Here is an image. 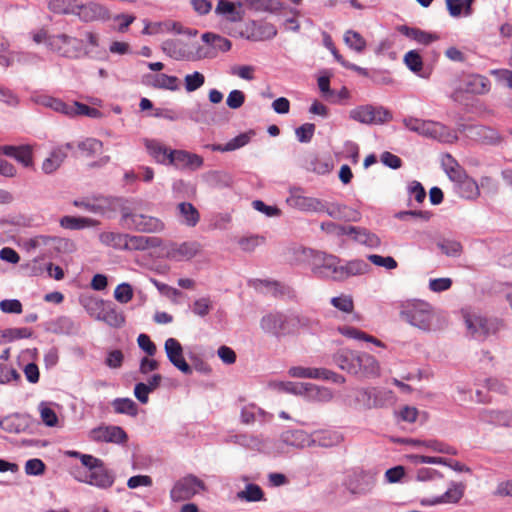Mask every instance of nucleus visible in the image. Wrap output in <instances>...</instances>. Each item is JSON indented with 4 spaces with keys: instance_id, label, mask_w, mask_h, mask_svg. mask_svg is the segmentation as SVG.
Listing matches in <instances>:
<instances>
[{
    "instance_id": "obj_1",
    "label": "nucleus",
    "mask_w": 512,
    "mask_h": 512,
    "mask_svg": "<svg viewBox=\"0 0 512 512\" xmlns=\"http://www.w3.org/2000/svg\"><path fill=\"white\" fill-rule=\"evenodd\" d=\"M400 318L410 326L429 333L442 329L446 321L427 301L414 299L401 305Z\"/></svg>"
},
{
    "instance_id": "obj_2",
    "label": "nucleus",
    "mask_w": 512,
    "mask_h": 512,
    "mask_svg": "<svg viewBox=\"0 0 512 512\" xmlns=\"http://www.w3.org/2000/svg\"><path fill=\"white\" fill-rule=\"evenodd\" d=\"M447 158L448 162L444 163L445 172L453 182L456 194L467 200L477 199L480 195L477 182L450 155Z\"/></svg>"
},
{
    "instance_id": "obj_3",
    "label": "nucleus",
    "mask_w": 512,
    "mask_h": 512,
    "mask_svg": "<svg viewBox=\"0 0 512 512\" xmlns=\"http://www.w3.org/2000/svg\"><path fill=\"white\" fill-rule=\"evenodd\" d=\"M121 224L127 229L142 233H159L165 229L164 222L154 216L121 208Z\"/></svg>"
},
{
    "instance_id": "obj_4",
    "label": "nucleus",
    "mask_w": 512,
    "mask_h": 512,
    "mask_svg": "<svg viewBox=\"0 0 512 512\" xmlns=\"http://www.w3.org/2000/svg\"><path fill=\"white\" fill-rule=\"evenodd\" d=\"M48 49L58 55L70 59L91 56L92 50L83 47V40L61 33L52 35Z\"/></svg>"
},
{
    "instance_id": "obj_5",
    "label": "nucleus",
    "mask_w": 512,
    "mask_h": 512,
    "mask_svg": "<svg viewBox=\"0 0 512 512\" xmlns=\"http://www.w3.org/2000/svg\"><path fill=\"white\" fill-rule=\"evenodd\" d=\"M161 50L176 61H197L204 57L201 52L202 49L197 43L179 38L163 41Z\"/></svg>"
},
{
    "instance_id": "obj_6",
    "label": "nucleus",
    "mask_w": 512,
    "mask_h": 512,
    "mask_svg": "<svg viewBox=\"0 0 512 512\" xmlns=\"http://www.w3.org/2000/svg\"><path fill=\"white\" fill-rule=\"evenodd\" d=\"M260 327L277 338L294 335L293 313L270 312L261 318Z\"/></svg>"
},
{
    "instance_id": "obj_7",
    "label": "nucleus",
    "mask_w": 512,
    "mask_h": 512,
    "mask_svg": "<svg viewBox=\"0 0 512 512\" xmlns=\"http://www.w3.org/2000/svg\"><path fill=\"white\" fill-rule=\"evenodd\" d=\"M87 471L81 477H76L79 482L95 486L99 489H109L115 482L114 473L108 469L104 462L95 458L91 464L86 467Z\"/></svg>"
},
{
    "instance_id": "obj_8",
    "label": "nucleus",
    "mask_w": 512,
    "mask_h": 512,
    "mask_svg": "<svg viewBox=\"0 0 512 512\" xmlns=\"http://www.w3.org/2000/svg\"><path fill=\"white\" fill-rule=\"evenodd\" d=\"M340 259L332 254L316 251L312 256V272L319 278L340 281Z\"/></svg>"
},
{
    "instance_id": "obj_9",
    "label": "nucleus",
    "mask_w": 512,
    "mask_h": 512,
    "mask_svg": "<svg viewBox=\"0 0 512 512\" xmlns=\"http://www.w3.org/2000/svg\"><path fill=\"white\" fill-rule=\"evenodd\" d=\"M205 490L206 485L201 479L193 474H188L174 483L170 491V498L173 502L187 501Z\"/></svg>"
},
{
    "instance_id": "obj_10",
    "label": "nucleus",
    "mask_w": 512,
    "mask_h": 512,
    "mask_svg": "<svg viewBox=\"0 0 512 512\" xmlns=\"http://www.w3.org/2000/svg\"><path fill=\"white\" fill-rule=\"evenodd\" d=\"M349 117L362 124H383L392 119V114L382 106L361 105L349 112Z\"/></svg>"
},
{
    "instance_id": "obj_11",
    "label": "nucleus",
    "mask_w": 512,
    "mask_h": 512,
    "mask_svg": "<svg viewBox=\"0 0 512 512\" xmlns=\"http://www.w3.org/2000/svg\"><path fill=\"white\" fill-rule=\"evenodd\" d=\"M286 202L290 207L302 212L319 213L325 210V203L322 200L305 195L301 187H291Z\"/></svg>"
},
{
    "instance_id": "obj_12",
    "label": "nucleus",
    "mask_w": 512,
    "mask_h": 512,
    "mask_svg": "<svg viewBox=\"0 0 512 512\" xmlns=\"http://www.w3.org/2000/svg\"><path fill=\"white\" fill-rule=\"evenodd\" d=\"M90 440L98 443H113L124 445L128 441L125 430L116 425H101L89 432Z\"/></svg>"
},
{
    "instance_id": "obj_13",
    "label": "nucleus",
    "mask_w": 512,
    "mask_h": 512,
    "mask_svg": "<svg viewBox=\"0 0 512 512\" xmlns=\"http://www.w3.org/2000/svg\"><path fill=\"white\" fill-rule=\"evenodd\" d=\"M200 251L201 244L197 241L171 242L165 247V256L176 262L189 261Z\"/></svg>"
},
{
    "instance_id": "obj_14",
    "label": "nucleus",
    "mask_w": 512,
    "mask_h": 512,
    "mask_svg": "<svg viewBox=\"0 0 512 512\" xmlns=\"http://www.w3.org/2000/svg\"><path fill=\"white\" fill-rule=\"evenodd\" d=\"M420 135L438 140L444 143H453L458 137L457 133L444 124L432 120H425L422 124Z\"/></svg>"
},
{
    "instance_id": "obj_15",
    "label": "nucleus",
    "mask_w": 512,
    "mask_h": 512,
    "mask_svg": "<svg viewBox=\"0 0 512 512\" xmlns=\"http://www.w3.org/2000/svg\"><path fill=\"white\" fill-rule=\"evenodd\" d=\"M164 350L170 363L186 375L192 374L191 366L183 355V347L175 338H168L164 343Z\"/></svg>"
},
{
    "instance_id": "obj_16",
    "label": "nucleus",
    "mask_w": 512,
    "mask_h": 512,
    "mask_svg": "<svg viewBox=\"0 0 512 512\" xmlns=\"http://www.w3.org/2000/svg\"><path fill=\"white\" fill-rule=\"evenodd\" d=\"M0 152L7 157L13 158L25 168H32L34 166V145H4L0 147Z\"/></svg>"
},
{
    "instance_id": "obj_17",
    "label": "nucleus",
    "mask_w": 512,
    "mask_h": 512,
    "mask_svg": "<svg viewBox=\"0 0 512 512\" xmlns=\"http://www.w3.org/2000/svg\"><path fill=\"white\" fill-rule=\"evenodd\" d=\"M170 164L180 170H198L203 166V158L195 153L185 150H172Z\"/></svg>"
},
{
    "instance_id": "obj_18",
    "label": "nucleus",
    "mask_w": 512,
    "mask_h": 512,
    "mask_svg": "<svg viewBox=\"0 0 512 512\" xmlns=\"http://www.w3.org/2000/svg\"><path fill=\"white\" fill-rule=\"evenodd\" d=\"M464 320L468 334L476 340H485L491 332V324L482 316L465 314Z\"/></svg>"
},
{
    "instance_id": "obj_19",
    "label": "nucleus",
    "mask_w": 512,
    "mask_h": 512,
    "mask_svg": "<svg viewBox=\"0 0 512 512\" xmlns=\"http://www.w3.org/2000/svg\"><path fill=\"white\" fill-rule=\"evenodd\" d=\"M76 16L83 22L109 19L108 9L97 2L82 4L79 2Z\"/></svg>"
},
{
    "instance_id": "obj_20",
    "label": "nucleus",
    "mask_w": 512,
    "mask_h": 512,
    "mask_svg": "<svg viewBox=\"0 0 512 512\" xmlns=\"http://www.w3.org/2000/svg\"><path fill=\"white\" fill-rule=\"evenodd\" d=\"M465 484L461 482H451L446 492L440 496L433 497L431 499L423 500V505L433 506L438 504L458 503L465 492Z\"/></svg>"
},
{
    "instance_id": "obj_21",
    "label": "nucleus",
    "mask_w": 512,
    "mask_h": 512,
    "mask_svg": "<svg viewBox=\"0 0 512 512\" xmlns=\"http://www.w3.org/2000/svg\"><path fill=\"white\" fill-rule=\"evenodd\" d=\"M96 320L103 321L113 328H121L125 324V315L114 303L106 301L102 310L97 313Z\"/></svg>"
},
{
    "instance_id": "obj_22",
    "label": "nucleus",
    "mask_w": 512,
    "mask_h": 512,
    "mask_svg": "<svg viewBox=\"0 0 512 512\" xmlns=\"http://www.w3.org/2000/svg\"><path fill=\"white\" fill-rule=\"evenodd\" d=\"M358 353L349 349H341L333 355V362L341 370L358 375Z\"/></svg>"
},
{
    "instance_id": "obj_23",
    "label": "nucleus",
    "mask_w": 512,
    "mask_h": 512,
    "mask_svg": "<svg viewBox=\"0 0 512 512\" xmlns=\"http://www.w3.org/2000/svg\"><path fill=\"white\" fill-rule=\"evenodd\" d=\"M482 422L497 426H512V410L482 409L478 415Z\"/></svg>"
},
{
    "instance_id": "obj_24",
    "label": "nucleus",
    "mask_w": 512,
    "mask_h": 512,
    "mask_svg": "<svg viewBox=\"0 0 512 512\" xmlns=\"http://www.w3.org/2000/svg\"><path fill=\"white\" fill-rule=\"evenodd\" d=\"M280 441L291 447L295 448H306L313 446V438L311 434L304 430H288L282 433Z\"/></svg>"
},
{
    "instance_id": "obj_25",
    "label": "nucleus",
    "mask_w": 512,
    "mask_h": 512,
    "mask_svg": "<svg viewBox=\"0 0 512 512\" xmlns=\"http://www.w3.org/2000/svg\"><path fill=\"white\" fill-rule=\"evenodd\" d=\"M96 214L111 218L118 209L121 210L123 199L115 196H95Z\"/></svg>"
},
{
    "instance_id": "obj_26",
    "label": "nucleus",
    "mask_w": 512,
    "mask_h": 512,
    "mask_svg": "<svg viewBox=\"0 0 512 512\" xmlns=\"http://www.w3.org/2000/svg\"><path fill=\"white\" fill-rule=\"evenodd\" d=\"M397 31L407 38L423 45H428L439 39L438 35L421 30L416 27H409L407 25H399Z\"/></svg>"
},
{
    "instance_id": "obj_27",
    "label": "nucleus",
    "mask_w": 512,
    "mask_h": 512,
    "mask_svg": "<svg viewBox=\"0 0 512 512\" xmlns=\"http://www.w3.org/2000/svg\"><path fill=\"white\" fill-rule=\"evenodd\" d=\"M160 239L155 237H145L140 235H130L125 233L123 250L136 251L146 250L149 247L158 246Z\"/></svg>"
},
{
    "instance_id": "obj_28",
    "label": "nucleus",
    "mask_w": 512,
    "mask_h": 512,
    "mask_svg": "<svg viewBox=\"0 0 512 512\" xmlns=\"http://www.w3.org/2000/svg\"><path fill=\"white\" fill-rule=\"evenodd\" d=\"M28 426V418L24 415L12 414L0 419V428L7 433L19 434Z\"/></svg>"
},
{
    "instance_id": "obj_29",
    "label": "nucleus",
    "mask_w": 512,
    "mask_h": 512,
    "mask_svg": "<svg viewBox=\"0 0 512 512\" xmlns=\"http://www.w3.org/2000/svg\"><path fill=\"white\" fill-rule=\"evenodd\" d=\"M177 215L180 222L187 227H195L200 221L198 209L190 202H181L177 205Z\"/></svg>"
},
{
    "instance_id": "obj_30",
    "label": "nucleus",
    "mask_w": 512,
    "mask_h": 512,
    "mask_svg": "<svg viewBox=\"0 0 512 512\" xmlns=\"http://www.w3.org/2000/svg\"><path fill=\"white\" fill-rule=\"evenodd\" d=\"M145 147L149 155L159 164H170L171 151L158 140L146 139Z\"/></svg>"
},
{
    "instance_id": "obj_31",
    "label": "nucleus",
    "mask_w": 512,
    "mask_h": 512,
    "mask_svg": "<svg viewBox=\"0 0 512 512\" xmlns=\"http://www.w3.org/2000/svg\"><path fill=\"white\" fill-rule=\"evenodd\" d=\"M358 375L375 377L379 375L380 366L376 358L368 353H358Z\"/></svg>"
},
{
    "instance_id": "obj_32",
    "label": "nucleus",
    "mask_w": 512,
    "mask_h": 512,
    "mask_svg": "<svg viewBox=\"0 0 512 512\" xmlns=\"http://www.w3.org/2000/svg\"><path fill=\"white\" fill-rule=\"evenodd\" d=\"M314 442L313 446L333 447L340 444L343 440L342 435L337 431L318 430L311 434Z\"/></svg>"
},
{
    "instance_id": "obj_33",
    "label": "nucleus",
    "mask_w": 512,
    "mask_h": 512,
    "mask_svg": "<svg viewBox=\"0 0 512 512\" xmlns=\"http://www.w3.org/2000/svg\"><path fill=\"white\" fill-rule=\"evenodd\" d=\"M330 217L344 221H357L359 213L346 205L332 203L329 206L325 204V210Z\"/></svg>"
},
{
    "instance_id": "obj_34",
    "label": "nucleus",
    "mask_w": 512,
    "mask_h": 512,
    "mask_svg": "<svg viewBox=\"0 0 512 512\" xmlns=\"http://www.w3.org/2000/svg\"><path fill=\"white\" fill-rule=\"evenodd\" d=\"M67 157L66 151H64V147H56L54 148L50 155L44 159L41 169L45 174H52L62 165L64 160Z\"/></svg>"
},
{
    "instance_id": "obj_35",
    "label": "nucleus",
    "mask_w": 512,
    "mask_h": 512,
    "mask_svg": "<svg viewBox=\"0 0 512 512\" xmlns=\"http://www.w3.org/2000/svg\"><path fill=\"white\" fill-rule=\"evenodd\" d=\"M293 328L294 334L298 333L300 330L315 334L321 330V325L316 318L293 313Z\"/></svg>"
},
{
    "instance_id": "obj_36",
    "label": "nucleus",
    "mask_w": 512,
    "mask_h": 512,
    "mask_svg": "<svg viewBox=\"0 0 512 512\" xmlns=\"http://www.w3.org/2000/svg\"><path fill=\"white\" fill-rule=\"evenodd\" d=\"M215 13L225 16L230 22H240L243 19V12L236 8V4L228 0H219Z\"/></svg>"
},
{
    "instance_id": "obj_37",
    "label": "nucleus",
    "mask_w": 512,
    "mask_h": 512,
    "mask_svg": "<svg viewBox=\"0 0 512 512\" xmlns=\"http://www.w3.org/2000/svg\"><path fill=\"white\" fill-rule=\"evenodd\" d=\"M369 269V265L360 259H355L341 265L340 281H343L351 276L362 275Z\"/></svg>"
},
{
    "instance_id": "obj_38",
    "label": "nucleus",
    "mask_w": 512,
    "mask_h": 512,
    "mask_svg": "<svg viewBox=\"0 0 512 512\" xmlns=\"http://www.w3.org/2000/svg\"><path fill=\"white\" fill-rule=\"evenodd\" d=\"M98 221L87 217L64 216L60 219V225L65 229L79 230L98 225Z\"/></svg>"
},
{
    "instance_id": "obj_39",
    "label": "nucleus",
    "mask_w": 512,
    "mask_h": 512,
    "mask_svg": "<svg viewBox=\"0 0 512 512\" xmlns=\"http://www.w3.org/2000/svg\"><path fill=\"white\" fill-rule=\"evenodd\" d=\"M338 331L341 335L355 340H363L366 342L373 343L378 347H385L384 343L378 340L377 338L366 334L365 332L351 326H342L338 328Z\"/></svg>"
},
{
    "instance_id": "obj_40",
    "label": "nucleus",
    "mask_w": 512,
    "mask_h": 512,
    "mask_svg": "<svg viewBox=\"0 0 512 512\" xmlns=\"http://www.w3.org/2000/svg\"><path fill=\"white\" fill-rule=\"evenodd\" d=\"M353 239L359 244L365 245L369 248H378L381 245L380 238L363 227H356L353 232Z\"/></svg>"
},
{
    "instance_id": "obj_41",
    "label": "nucleus",
    "mask_w": 512,
    "mask_h": 512,
    "mask_svg": "<svg viewBox=\"0 0 512 512\" xmlns=\"http://www.w3.org/2000/svg\"><path fill=\"white\" fill-rule=\"evenodd\" d=\"M466 91L474 94H484L490 89L488 78L482 75H470L465 82Z\"/></svg>"
},
{
    "instance_id": "obj_42",
    "label": "nucleus",
    "mask_w": 512,
    "mask_h": 512,
    "mask_svg": "<svg viewBox=\"0 0 512 512\" xmlns=\"http://www.w3.org/2000/svg\"><path fill=\"white\" fill-rule=\"evenodd\" d=\"M78 4L77 0H52L49 9L56 14L76 16Z\"/></svg>"
},
{
    "instance_id": "obj_43",
    "label": "nucleus",
    "mask_w": 512,
    "mask_h": 512,
    "mask_svg": "<svg viewBox=\"0 0 512 512\" xmlns=\"http://www.w3.org/2000/svg\"><path fill=\"white\" fill-rule=\"evenodd\" d=\"M100 242L108 247H112L117 250H123L125 233L104 231L99 235Z\"/></svg>"
},
{
    "instance_id": "obj_44",
    "label": "nucleus",
    "mask_w": 512,
    "mask_h": 512,
    "mask_svg": "<svg viewBox=\"0 0 512 512\" xmlns=\"http://www.w3.org/2000/svg\"><path fill=\"white\" fill-rule=\"evenodd\" d=\"M115 413L135 417L138 414L137 404L130 398H116L112 401Z\"/></svg>"
},
{
    "instance_id": "obj_45",
    "label": "nucleus",
    "mask_w": 512,
    "mask_h": 512,
    "mask_svg": "<svg viewBox=\"0 0 512 512\" xmlns=\"http://www.w3.org/2000/svg\"><path fill=\"white\" fill-rule=\"evenodd\" d=\"M151 85L154 88L177 91L179 89V79L176 76L167 74H157L153 76Z\"/></svg>"
},
{
    "instance_id": "obj_46",
    "label": "nucleus",
    "mask_w": 512,
    "mask_h": 512,
    "mask_svg": "<svg viewBox=\"0 0 512 512\" xmlns=\"http://www.w3.org/2000/svg\"><path fill=\"white\" fill-rule=\"evenodd\" d=\"M237 498L246 502H257L263 500L264 493L259 485L249 483L244 490L237 493Z\"/></svg>"
},
{
    "instance_id": "obj_47",
    "label": "nucleus",
    "mask_w": 512,
    "mask_h": 512,
    "mask_svg": "<svg viewBox=\"0 0 512 512\" xmlns=\"http://www.w3.org/2000/svg\"><path fill=\"white\" fill-rule=\"evenodd\" d=\"M202 40L206 44H209V45L213 46V48H215L219 51H222V52L229 51L232 46L231 41L228 40L227 38H224L220 35L210 33V32L204 33L202 35Z\"/></svg>"
},
{
    "instance_id": "obj_48",
    "label": "nucleus",
    "mask_w": 512,
    "mask_h": 512,
    "mask_svg": "<svg viewBox=\"0 0 512 512\" xmlns=\"http://www.w3.org/2000/svg\"><path fill=\"white\" fill-rule=\"evenodd\" d=\"M437 247L448 257H459L462 253V245L456 240H440L437 242Z\"/></svg>"
},
{
    "instance_id": "obj_49",
    "label": "nucleus",
    "mask_w": 512,
    "mask_h": 512,
    "mask_svg": "<svg viewBox=\"0 0 512 512\" xmlns=\"http://www.w3.org/2000/svg\"><path fill=\"white\" fill-rule=\"evenodd\" d=\"M372 408H382L392 403L393 393L389 390L371 389Z\"/></svg>"
},
{
    "instance_id": "obj_50",
    "label": "nucleus",
    "mask_w": 512,
    "mask_h": 512,
    "mask_svg": "<svg viewBox=\"0 0 512 512\" xmlns=\"http://www.w3.org/2000/svg\"><path fill=\"white\" fill-rule=\"evenodd\" d=\"M102 146V142L96 138H87L78 143V148L86 157H91L99 153L102 149Z\"/></svg>"
},
{
    "instance_id": "obj_51",
    "label": "nucleus",
    "mask_w": 512,
    "mask_h": 512,
    "mask_svg": "<svg viewBox=\"0 0 512 512\" xmlns=\"http://www.w3.org/2000/svg\"><path fill=\"white\" fill-rule=\"evenodd\" d=\"M42 422L48 427H55L58 424L56 412L46 402H41L38 406Z\"/></svg>"
},
{
    "instance_id": "obj_52",
    "label": "nucleus",
    "mask_w": 512,
    "mask_h": 512,
    "mask_svg": "<svg viewBox=\"0 0 512 512\" xmlns=\"http://www.w3.org/2000/svg\"><path fill=\"white\" fill-rule=\"evenodd\" d=\"M113 295L117 302L127 304L133 299L134 291L129 283L123 282L116 286Z\"/></svg>"
},
{
    "instance_id": "obj_53",
    "label": "nucleus",
    "mask_w": 512,
    "mask_h": 512,
    "mask_svg": "<svg viewBox=\"0 0 512 512\" xmlns=\"http://www.w3.org/2000/svg\"><path fill=\"white\" fill-rule=\"evenodd\" d=\"M265 243V237L259 235H250L241 237L238 245L244 252H253L257 247Z\"/></svg>"
},
{
    "instance_id": "obj_54",
    "label": "nucleus",
    "mask_w": 512,
    "mask_h": 512,
    "mask_svg": "<svg viewBox=\"0 0 512 512\" xmlns=\"http://www.w3.org/2000/svg\"><path fill=\"white\" fill-rule=\"evenodd\" d=\"M345 43L353 50L361 52L365 49V39L356 31L348 30L344 35Z\"/></svg>"
},
{
    "instance_id": "obj_55",
    "label": "nucleus",
    "mask_w": 512,
    "mask_h": 512,
    "mask_svg": "<svg viewBox=\"0 0 512 512\" xmlns=\"http://www.w3.org/2000/svg\"><path fill=\"white\" fill-rule=\"evenodd\" d=\"M265 412L254 404L246 405L241 410V421L244 424L253 423L258 416H265Z\"/></svg>"
},
{
    "instance_id": "obj_56",
    "label": "nucleus",
    "mask_w": 512,
    "mask_h": 512,
    "mask_svg": "<svg viewBox=\"0 0 512 512\" xmlns=\"http://www.w3.org/2000/svg\"><path fill=\"white\" fill-rule=\"evenodd\" d=\"M205 83V77L202 73L195 71L192 74H187L184 78L185 90L193 92L201 88Z\"/></svg>"
},
{
    "instance_id": "obj_57",
    "label": "nucleus",
    "mask_w": 512,
    "mask_h": 512,
    "mask_svg": "<svg viewBox=\"0 0 512 512\" xmlns=\"http://www.w3.org/2000/svg\"><path fill=\"white\" fill-rule=\"evenodd\" d=\"M333 307L344 313H351L354 309V302L350 295L342 294L330 300Z\"/></svg>"
},
{
    "instance_id": "obj_58",
    "label": "nucleus",
    "mask_w": 512,
    "mask_h": 512,
    "mask_svg": "<svg viewBox=\"0 0 512 512\" xmlns=\"http://www.w3.org/2000/svg\"><path fill=\"white\" fill-rule=\"evenodd\" d=\"M355 407L364 409H372V394L371 389H357L354 392Z\"/></svg>"
},
{
    "instance_id": "obj_59",
    "label": "nucleus",
    "mask_w": 512,
    "mask_h": 512,
    "mask_svg": "<svg viewBox=\"0 0 512 512\" xmlns=\"http://www.w3.org/2000/svg\"><path fill=\"white\" fill-rule=\"evenodd\" d=\"M404 63L414 73H419L423 68L422 57L415 50H410L404 55Z\"/></svg>"
},
{
    "instance_id": "obj_60",
    "label": "nucleus",
    "mask_w": 512,
    "mask_h": 512,
    "mask_svg": "<svg viewBox=\"0 0 512 512\" xmlns=\"http://www.w3.org/2000/svg\"><path fill=\"white\" fill-rule=\"evenodd\" d=\"M212 309V301L209 297L196 299L192 304V312L200 317H205Z\"/></svg>"
},
{
    "instance_id": "obj_61",
    "label": "nucleus",
    "mask_w": 512,
    "mask_h": 512,
    "mask_svg": "<svg viewBox=\"0 0 512 512\" xmlns=\"http://www.w3.org/2000/svg\"><path fill=\"white\" fill-rule=\"evenodd\" d=\"M367 258L372 264L384 267L387 270H393L398 266L397 261L391 256L384 257L378 254H371Z\"/></svg>"
},
{
    "instance_id": "obj_62",
    "label": "nucleus",
    "mask_w": 512,
    "mask_h": 512,
    "mask_svg": "<svg viewBox=\"0 0 512 512\" xmlns=\"http://www.w3.org/2000/svg\"><path fill=\"white\" fill-rule=\"evenodd\" d=\"M305 391L320 401H330L333 397L331 390L328 388H320L311 383H307V386H305Z\"/></svg>"
},
{
    "instance_id": "obj_63",
    "label": "nucleus",
    "mask_w": 512,
    "mask_h": 512,
    "mask_svg": "<svg viewBox=\"0 0 512 512\" xmlns=\"http://www.w3.org/2000/svg\"><path fill=\"white\" fill-rule=\"evenodd\" d=\"M318 87L322 96L332 103H336L335 95L336 92L330 88L329 76H320L318 78Z\"/></svg>"
},
{
    "instance_id": "obj_64",
    "label": "nucleus",
    "mask_w": 512,
    "mask_h": 512,
    "mask_svg": "<svg viewBox=\"0 0 512 512\" xmlns=\"http://www.w3.org/2000/svg\"><path fill=\"white\" fill-rule=\"evenodd\" d=\"M315 133V125L312 123H305L300 127L296 128L295 134L297 140L301 143H308L311 141Z\"/></svg>"
}]
</instances>
